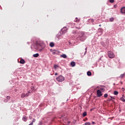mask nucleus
<instances>
[{
    "label": "nucleus",
    "mask_w": 125,
    "mask_h": 125,
    "mask_svg": "<svg viewBox=\"0 0 125 125\" xmlns=\"http://www.w3.org/2000/svg\"><path fill=\"white\" fill-rule=\"evenodd\" d=\"M34 48L37 49L39 51H42L43 47H42V42L40 41L36 42L35 43V45L34 46Z\"/></svg>",
    "instance_id": "nucleus-1"
},
{
    "label": "nucleus",
    "mask_w": 125,
    "mask_h": 125,
    "mask_svg": "<svg viewBox=\"0 0 125 125\" xmlns=\"http://www.w3.org/2000/svg\"><path fill=\"white\" fill-rule=\"evenodd\" d=\"M77 39L78 40H80V41H81V42L84 41V40L86 39L85 35H84V32L83 31L79 32L78 37H77Z\"/></svg>",
    "instance_id": "nucleus-2"
},
{
    "label": "nucleus",
    "mask_w": 125,
    "mask_h": 125,
    "mask_svg": "<svg viewBox=\"0 0 125 125\" xmlns=\"http://www.w3.org/2000/svg\"><path fill=\"white\" fill-rule=\"evenodd\" d=\"M56 80L58 82L62 83V82H64V81H65V77L62 75H60L56 78Z\"/></svg>",
    "instance_id": "nucleus-3"
},
{
    "label": "nucleus",
    "mask_w": 125,
    "mask_h": 125,
    "mask_svg": "<svg viewBox=\"0 0 125 125\" xmlns=\"http://www.w3.org/2000/svg\"><path fill=\"white\" fill-rule=\"evenodd\" d=\"M107 55L109 58H114L115 57V54L112 51H109L107 52Z\"/></svg>",
    "instance_id": "nucleus-4"
},
{
    "label": "nucleus",
    "mask_w": 125,
    "mask_h": 125,
    "mask_svg": "<svg viewBox=\"0 0 125 125\" xmlns=\"http://www.w3.org/2000/svg\"><path fill=\"white\" fill-rule=\"evenodd\" d=\"M97 94L98 97H100L101 96H102V95H103L102 94V92L100 90H97Z\"/></svg>",
    "instance_id": "nucleus-5"
},
{
    "label": "nucleus",
    "mask_w": 125,
    "mask_h": 125,
    "mask_svg": "<svg viewBox=\"0 0 125 125\" xmlns=\"http://www.w3.org/2000/svg\"><path fill=\"white\" fill-rule=\"evenodd\" d=\"M67 30H68V29H67V27H63L62 29V34H65V33L67 32Z\"/></svg>",
    "instance_id": "nucleus-6"
},
{
    "label": "nucleus",
    "mask_w": 125,
    "mask_h": 125,
    "mask_svg": "<svg viewBox=\"0 0 125 125\" xmlns=\"http://www.w3.org/2000/svg\"><path fill=\"white\" fill-rule=\"evenodd\" d=\"M121 13H124L125 14V7H123L122 8H121Z\"/></svg>",
    "instance_id": "nucleus-7"
},
{
    "label": "nucleus",
    "mask_w": 125,
    "mask_h": 125,
    "mask_svg": "<svg viewBox=\"0 0 125 125\" xmlns=\"http://www.w3.org/2000/svg\"><path fill=\"white\" fill-rule=\"evenodd\" d=\"M27 120H28V117H27L26 116L23 117L22 121H23L24 122H27Z\"/></svg>",
    "instance_id": "nucleus-8"
},
{
    "label": "nucleus",
    "mask_w": 125,
    "mask_h": 125,
    "mask_svg": "<svg viewBox=\"0 0 125 125\" xmlns=\"http://www.w3.org/2000/svg\"><path fill=\"white\" fill-rule=\"evenodd\" d=\"M75 27L76 28V29H78V30H80V29H81V26H80V24H79L75 25Z\"/></svg>",
    "instance_id": "nucleus-9"
},
{
    "label": "nucleus",
    "mask_w": 125,
    "mask_h": 125,
    "mask_svg": "<svg viewBox=\"0 0 125 125\" xmlns=\"http://www.w3.org/2000/svg\"><path fill=\"white\" fill-rule=\"evenodd\" d=\"M70 64L72 67H75V66H76V62H72L70 63Z\"/></svg>",
    "instance_id": "nucleus-10"
},
{
    "label": "nucleus",
    "mask_w": 125,
    "mask_h": 125,
    "mask_svg": "<svg viewBox=\"0 0 125 125\" xmlns=\"http://www.w3.org/2000/svg\"><path fill=\"white\" fill-rule=\"evenodd\" d=\"M20 63H21V64H24L25 63V60H24V59H21L20 60Z\"/></svg>",
    "instance_id": "nucleus-11"
},
{
    "label": "nucleus",
    "mask_w": 125,
    "mask_h": 125,
    "mask_svg": "<svg viewBox=\"0 0 125 125\" xmlns=\"http://www.w3.org/2000/svg\"><path fill=\"white\" fill-rule=\"evenodd\" d=\"M61 57H62V58H67V55L66 54H62L61 55Z\"/></svg>",
    "instance_id": "nucleus-12"
},
{
    "label": "nucleus",
    "mask_w": 125,
    "mask_h": 125,
    "mask_svg": "<svg viewBox=\"0 0 125 125\" xmlns=\"http://www.w3.org/2000/svg\"><path fill=\"white\" fill-rule=\"evenodd\" d=\"M24 97H26V94L25 93H22L21 94V98H24Z\"/></svg>",
    "instance_id": "nucleus-13"
},
{
    "label": "nucleus",
    "mask_w": 125,
    "mask_h": 125,
    "mask_svg": "<svg viewBox=\"0 0 125 125\" xmlns=\"http://www.w3.org/2000/svg\"><path fill=\"white\" fill-rule=\"evenodd\" d=\"M50 46H51V47H53V46H54V43L53 42L50 43Z\"/></svg>",
    "instance_id": "nucleus-14"
},
{
    "label": "nucleus",
    "mask_w": 125,
    "mask_h": 125,
    "mask_svg": "<svg viewBox=\"0 0 125 125\" xmlns=\"http://www.w3.org/2000/svg\"><path fill=\"white\" fill-rule=\"evenodd\" d=\"M39 53H36L33 55V57L35 58L39 57Z\"/></svg>",
    "instance_id": "nucleus-15"
},
{
    "label": "nucleus",
    "mask_w": 125,
    "mask_h": 125,
    "mask_svg": "<svg viewBox=\"0 0 125 125\" xmlns=\"http://www.w3.org/2000/svg\"><path fill=\"white\" fill-rule=\"evenodd\" d=\"M114 95H118V94H119V92L117 91H114Z\"/></svg>",
    "instance_id": "nucleus-16"
},
{
    "label": "nucleus",
    "mask_w": 125,
    "mask_h": 125,
    "mask_svg": "<svg viewBox=\"0 0 125 125\" xmlns=\"http://www.w3.org/2000/svg\"><path fill=\"white\" fill-rule=\"evenodd\" d=\"M87 76H91V72H90V71H88V72H87Z\"/></svg>",
    "instance_id": "nucleus-17"
},
{
    "label": "nucleus",
    "mask_w": 125,
    "mask_h": 125,
    "mask_svg": "<svg viewBox=\"0 0 125 125\" xmlns=\"http://www.w3.org/2000/svg\"><path fill=\"white\" fill-rule=\"evenodd\" d=\"M58 67H59V66H58V65H57V64H55L54 65V69H57V68H58Z\"/></svg>",
    "instance_id": "nucleus-18"
},
{
    "label": "nucleus",
    "mask_w": 125,
    "mask_h": 125,
    "mask_svg": "<svg viewBox=\"0 0 125 125\" xmlns=\"http://www.w3.org/2000/svg\"><path fill=\"white\" fill-rule=\"evenodd\" d=\"M110 22H113L114 21V18H111L109 19Z\"/></svg>",
    "instance_id": "nucleus-19"
},
{
    "label": "nucleus",
    "mask_w": 125,
    "mask_h": 125,
    "mask_svg": "<svg viewBox=\"0 0 125 125\" xmlns=\"http://www.w3.org/2000/svg\"><path fill=\"white\" fill-rule=\"evenodd\" d=\"M124 77H125V74H121L120 76V78H121V79H123V78H124Z\"/></svg>",
    "instance_id": "nucleus-20"
},
{
    "label": "nucleus",
    "mask_w": 125,
    "mask_h": 125,
    "mask_svg": "<svg viewBox=\"0 0 125 125\" xmlns=\"http://www.w3.org/2000/svg\"><path fill=\"white\" fill-rule=\"evenodd\" d=\"M121 101L125 102V99L123 97L121 98Z\"/></svg>",
    "instance_id": "nucleus-21"
},
{
    "label": "nucleus",
    "mask_w": 125,
    "mask_h": 125,
    "mask_svg": "<svg viewBox=\"0 0 125 125\" xmlns=\"http://www.w3.org/2000/svg\"><path fill=\"white\" fill-rule=\"evenodd\" d=\"M75 22H80V20H79L78 18H76V20H75Z\"/></svg>",
    "instance_id": "nucleus-22"
},
{
    "label": "nucleus",
    "mask_w": 125,
    "mask_h": 125,
    "mask_svg": "<svg viewBox=\"0 0 125 125\" xmlns=\"http://www.w3.org/2000/svg\"><path fill=\"white\" fill-rule=\"evenodd\" d=\"M85 116H86V112H84L83 114V117H85Z\"/></svg>",
    "instance_id": "nucleus-23"
},
{
    "label": "nucleus",
    "mask_w": 125,
    "mask_h": 125,
    "mask_svg": "<svg viewBox=\"0 0 125 125\" xmlns=\"http://www.w3.org/2000/svg\"><path fill=\"white\" fill-rule=\"evenodd\" d=\"M30 93V92H28L26 94H25V97H28L29 96V94Z\"/></svg>",
    "instance_id": "nucleus-24"
},
{
    "label": "nucleus",
    "mask_w": 125,
    "mask_h": 125,
    "mask_svg": "<svg viewBox=\"0 0 125 125\" xmlns=\"http://www.w3.org/2000/svg\"><path fill=\"white\" fill-rule=\"evenodd\" d=\"M104 90H105V89H104V88H101L100 89V91H101L102 92H103V91H104Z\"/></svg>",
    "instance_id": "nucleus-25"
},
{
    "label": "nucleus",
    "mask_w": 125,
    "mask_h": 125,
    "mask_svg": "<svg viewBox=\"0 0 125 125\" xmlns=\"http://www.w3.org/2000/svg\"><path fill=\"white\" fill-rule=\"evenodd\" d=\"M104 98H107L108 97V94H105L104 95Z\"/></svg>",
    "instance_id": "nucleus-26"
},
{
    "label": "nucleus",
    "mask_w": 125,
    "mask_h": 125,
    "mask_svg": "<svg viewBox=\"0 0 125 125\" xmlns=\"http://www.w3.org/2000/svg\"><path fill=\"white\" fill-rule=\"evenodd\" d=\"M91 124L89 122H86V123H85V125H90Z\"/></svg>",
    "instance_id": "nucleus-27"
},
{
    "label": "nucleus",
    "mask_w": 125,
    "mask_h": 125,
    "mask_svg": "<svg viewBox=\"0 0 125 125\" xmlns=\"http://www.w3.org/2000/svg\"><path fill=\"white\" fill-rule=\"evenodd\" d=\"M6 99H7V100H9V99H10V96H8L6 97Z\"/></svg>",
    "instance_id": "nucleus-28"
},
{
    "label": "nucleus",
    "mask_w": 125,
    "mask_h": 125,
    "mask_svg": "<svg viewBox=\"0 0 125 125\" xmlns=\"http://www.w3.org/2000/svg\"><path fill=\"white\" fill-rule=\"evenodd\" d=\"M110 2H111V3H113V2H114V0H109Z\"/></svg>",
    "instance_id": "nucleus-29"
},
{
    "label": "nucleus",
    "mask_w": 125,
    "mask_h": 125,
    "mask_svg": "<svg viewBox=\"0 0 125 125\" xmlns=\"http://www.w3.org/2000/svg\"><path fill=\"white\" fill-rule=\"evenodd\" d=\"M35 122H36V119H33V120H32V123H35Z\"/></svg>",
    "instance_id": "nucleus-30"
},
{
    "label": "nucleus",
    "mask_w": 125,
    "mask_h": 125,
    "mask_svg": "<svg viewBox=\"0 0 125 125\" xmlns=\"http://www.w3.org/2000/svg\"><path fill=\"white\" fill-rule=\"evenodd\" d=\"M117 5H116V4L114 5V8H117Z\"/></svg>",
    "instance_id": "nucleus-31"
},
{
    "label": "nucleus",
    "mask_w": 125,
    "mask_h": 125,
    "mask_svg": "<svg viewBox=\"0 0 125 125\" xmlns=\"http://www.w3.org/2000/svg\"><path fill=\"white\" fill-rule=\"evenodd\" d=\"M122 91H125V88L123 87L122 88Z\"/></svg>",
    "instance_id": "nucleus-32"
},
{
    "label": "nucleus",
    "mask_w": 125,
    "mask_h": 125,
    "mask_svg": "<svg viewBox=\"0 0 125 125\" xmlns=\"http://www.w3.org/2000/svg\"><path fill=\"white\" fill-rule=\"evenodd\" d=\"M58 74L57 73V72H56L55 74V76H58Z\"/></svg>",
    "instance_id": "nucleus-33"
},
{
    "label": "nucleus",
    "mask_w": 125,
    "mask_h": 125,
    "mask_svg": "<svg viewBox=\"0 0 125 125\" xmlns=\"http://www.w3.org/2000/svg\"><path fill=\"white\" fill-rule=\"evenodd\" d=\"M8 101V100H4V102H7Z\"/></svg>",
    "instance_id": "nucleus-34"
},
{
    "label": "nucleus",
    "mask_w": 125,
    "mask_h": 125,
    "mask_svg": "<svg viewBox=\"0 0 125 125\" xmlns=\"http://www.w3.org/2000/svg\"><path fill=\"white\" fill-rule=\"evenodd\" d=\"M31 89H32V90H33V89H34V87H33V86H32V87H31Z\"/></svg>",
    "instance_id": "nucleus-35"
},
{
    "label": "nucleus",
    "mask_w": 125,
    "mask_h": 125,
    "mask_svg": "<svg viewBox=\"0 0 125 125\" xmlns=\"http://www.w3.org/2000/svg\"><path fill=\"white\" fill-rule=\"evenodd\" d=\"M92 125H95V122H92Z\"/></svg>",
    "instance_id": "nucleus-36"
},
{
    "label": "nucleus",
    "mask_w": 125,
    "mask_h": 125,
    "mask_svg": "<svg viewBox=\"0 0 125 125\" xmlns=\"http://www.w3.org/2000/svg\"><path fill=\"white\" fill-rule=\"evenodd\" d=\"M14 91H17V89H15Z\"/></svg>",
    "instance_id": "nucleus-37"
},
{
    "label": "nucleus",
    "mask_w": 125,
    "mask_h": 125,
    "mask_svg": "<svg viewBox=\"0 0 125 125\" xmlns=\"http://www.w3.org/2000/svg\"><path fill=\"white\" fill-rule=\"evenodd\" d=\"M86 49H87V48H85V50H86V51H85V52H86Z\"/></svg>",
    "instance_id": "nucleus-38"
},
{
    "label": "nucleus",
    "mask_w": 125,
    "mask_h": 125,
    "mask_svg": "<svg viewBox=\"0 0 125 125\" xmlns=\"http://www.w3.org/2000/svg\"><path fill=\"white\" fill-rule=\"evenodd\" d=\"M111 98H113V99H115V98H113L112 97H111Z\"/></svg>",
    "instance_id": "nucleus-39"
},
{
    "label": "nucleus",
    "mask_w": 125,
    "mask_h": 125,
    "mask_svg": "<svg viewBox=\"0 0 125 125\" xmlns=\"http://www.w3.org/2000/svg\"><path fill=\"white\" fill-rule=\"evenodd\" d=\"M99 26H100V27H101V24H100V25H99Z\"/></svg>",
    "instance_id": "nucleus-40"
},
{
    "label": "nucleus",
    "mask_w": 125,
    "mask_h": 125,
    "mask_svg": "<svg viewBox=\"0 0 125 125\" xmlns=\"http://www.w3.org/2000/svg\"><path fill=\"white\" fill-rule=\"evenodd\" d=\"M92 22H93V20H92Z\"/></svg>",
    "instance_id": "nucleus-41"
},
{
    "label": "nucleus",
    "mask_w": 125,
    "mask_h": 125,
    "mask_svg": "<svg viewBox=\"0 0 125 125\" xmlns=\"http://www.w3.org/2000/svg\"><path fill=\"white\" fill-rule=\"evenodd\" d=\"M122 96H123V97H124V95Z\"/></svg>",
    "instance_id": "nucleus-42"
}]
</instances>
